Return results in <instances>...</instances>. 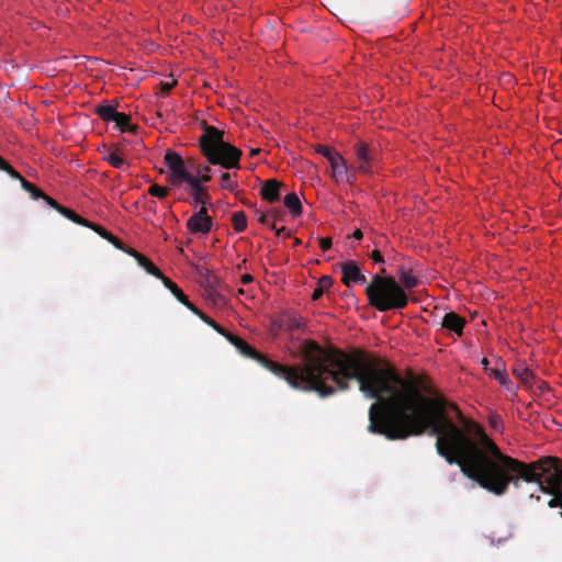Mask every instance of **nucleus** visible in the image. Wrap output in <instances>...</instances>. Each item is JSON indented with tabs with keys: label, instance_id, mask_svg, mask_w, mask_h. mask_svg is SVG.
<instances>
[{
	"label": "nucleus",
	"instance_id": "f257e3e1",
	"mask_svg": "<svg viewBox=\"0 0 562 562\" xmlns=\"http://www.w3.org/2000/svg\"><path fill=\"white\" fill-rule=\"evenodd\" d=\"M426 430L436 435V450L449 464H458L464 476L487 492L504 495L513 483H538L551 495L550 508H560L562 517V460L543 457L525 463L504 454L483 427L463 415L443 397H427L418 382L409 381L386 439L403 440Z\"/></svg>",
	"mask_w": 562,
	"mask_h": 562
},
{
	"label": "nucleus",
	"instance_id": "f03ea898",
	"mask_svg": "<svg viewBox=\"0 0 562 562\" xmlns=\"http://www.w3.org/2000/svg\"><path fill=\"white\" fill-rule=\"evenodd\" d=\"M225 338L243 356L257 361L295 390L314 391L321 397H326L335 394L336 390L347 391L350 381H357L360 392L375 400L369 408L368 430L385 438L411 381L401 376L390 364L362 350L346 352L337 348H323L316 341L308 340L302 347L304 363L290 367L272 361L232 333Z\"/></svg>",
	"mask_w": 562,
	"mask_h": 562
},
{
	"label": "nucleus",
	"instance_id": "7ed1b4c3",
	"mask_svg": "<svg viewBox=\"0 0 562 562\" xmlns=\"http://www.w3.org/2000/svg\"><path fill=\"white\" fill-rule=\"evenodd\" d=\"M224 131L203 122V134L199 138L202 155L213 166L224 169H240L241 150L224 140Z\"/></svg>",
	"mask_w": 562,
	"mask_h": 562
},
{
	"label": "nucleus",
	"instance_id": "20e7f679",
	"mask_svg": "<svg viewBox=\"0 0 562 562\" xmlns=\"http://www.w3.org/2000/svg\"><path fill=\"white\" fill-rule=\"evenodd\" d=\"M385 269L372 277L366 288L368 303L379 312L403 310L409 297L393 277H385Z\"/></svg>",
	"mask_w": 562,
	"mask_h": 562
},
{
	"label": "nucleus",
	"instance_id": "39448f33",
	"mask_svg": "<svg viewBox=\"0 0 562 562\" xmlns=\"http://www.w3.org/2000/svg\"><path fill=\"white\" fill-rule=\"evenodd\" d=\"M164 161L169 170L167 180L171 186L179 187L182 183H187L190 189L192 204L194 206L201 204L205 207L206 204H210L211 196L207 188L201 184V180H199V178L188 169L187 164L180 154L168 149L165 154Z\"/></svg>",
	"mask_w": 562,
	"mask_h": 562
},
{
	"label": "nucleus",
	"instance_id": "423d86ee",
	"mask_svg": "<svg viewBox=\"0 0 562 562\" xmlns=\"http://www.w3.org/2000/svg\"><path fill=\"white\" fill-rule=\"evenodd\" d=\"M94 112L102 121L114 122L115 127L121 132L128 131L135 133L137 130V126L131 123V116L125 113L117 112L114 105L104 102L95 105Z\"/></svg>",
	"mask_w": 562,
	"mask_h": 562
},
{
	"label": "nucleus",
	"instance_id": "0eeeda50",
	"mask_svg": "<svg viewBox=\"0 0 562 562\" xmlns=\"http://www.w3.org/2000/svg\"><path fill=\"white\" fill-rule=\"evenodd\" d=\"M355 155L357 158L358 170L363 173L370 172L376 159V151L369 147L368 144L358 142L355 145Z\"/></svg>",
	"mask_w": 562,
	"mask_h": 562
},
{
	"label": "nucleus",
	"instance_id": "6e6552de",
	"mask_svg": "<svg viewBox=\"0 0 562 562\" xmlns=\"http://www.w3.org/2000/svg\"><path fill=\"white\" fill-rule=\"evenodd\" d=\"M213 226L212 218L207 215V210L202 206L198 212L193 213L187 222V228L192 234H207Z\"/></svg>",
	"mask_w": 562,
	"mask_h": 562
},
{
	"label": "nucleus",
	"instance_id": "1a4fd4ad",
	"mask_svg": "<svg viewBox=\"0 0 562 562\" xmlns=\"http://www.w3.org/2000/svg\"><path fill=\"white\" fill-rule=\"evenodd\" d=\"M342 282L347 286L352 283H367V278L361 273L360 268L353 260H348L341 265Z\"/></svg>",
	"mask_w": 562,
	"mask_h": 562
},
{
	"label": "nucleus",
	"instance_id": "9d476101",
	"mask_svg": "<svg viewBox=\"0 0 562 562\" xmlns=\"http://www.w3.org/2000/svg\"><path fill=\"white\" fill-rule=\"evenodd\" d=\"M47 204L49 206H52L53 209H55L63 216H65L68 220H70L71 222H74L76 224H79V225H82V226H86V227H90L91 226V222H89L88 220L83 218L82 216H80L79 214L74 212L72 210L60 205L56 200L47 199Z\"/></svg>",
	"mask_w": 562,
	"mask_h": 562
},
{
	"label": "nucleus",
	"instance_id": "9b49d317",
	"mask_svg": "<svg viewBox=\"0 0 562 562\" xmlns=\"http://www.w3.org/2000/svg\"><path fill=\"white\" fill-rule=\"evenodd\" d=\"M441 326L458 336H462L465 319L454 312H449L443 316Z\"/></svg>",
	"mask_w": 562,
	"mask_h": 562
},
{
	"label": "nucleus",
	"instance_id": "f8f14e48",
	"mask_svg": "<svg viewBox=\"0 0 562 562\" xmlns=\"http://www.w3.org/2000/svg\"><path fill=\"white\" fill-rule=\"evenodd\" d=\"M125 252L132 257H134L137 261V263L146 270L147 273L161 279L164 278L162 272L143 254L138 252L137 250L133 248H128V250H125Z\"/></svg>",
	"mask_w": 562,
	"mask_h": 562
},
{
	"label": "nucleus",
	"instance_id": "ddd939ff",
	"mask_svg": "<svg viewBox=\"0 0 562 562\" xmlns=\"http://www.w3.org/2000/svg\"><path fill=\"white\" fill-rule=\"evenodd\" d=\"M281 186L282 183L276 179L267 180L260 190L261 198L270 203L278 201Z\"/></svg>",
	"mask_w": 562,
	"mask_h": 562
},
{
	"label": "nucleus",
	"instance_id": "4468645a",
	"mask_svg": "<svg viewBox=\"0 0 562 562\" xmlns=\"http://www.w3.org/2000/svg\"><path fill=\"white\" fill-rule=\"evenodd\" d=\"M164 285L170 290V292L176 296V299L187 306L190 311L193 310L194 305L189 301L188 296L182 292V290L172 282L169 278L165 277L160 279Z\"/></svg>",
	"mask_w": 562,
	"mask_h": 562
},
{
	"label": "nucleus",
	"instance_id": "2eb2a0df",
	"mask_svg": "<svg viewBox=\"0 0 562 562\" xmlns=\"http://www.w3.org/2000/svg\"><path fill=\"white\" fill-rule=\"evenodd\" d=\"M331 175L336 181L342 180L347 173V165L342 156L338 153L329 160Z\"/></svg>",
	"mask_w": 562,
	"mask_h": 562
},
{
	"label": "nucleus",
	"instance_id": "dca6fc26",
	"mask_svg": "<svg viewBox=\"0 0 562 562\" xmlns=\"http://www.w3.org/2000/svg\"><path fill=\"white\" fill-rule=\"evenodd\" d=\"M89 228L93 229L102 238H104L105 240L111 243L115 248H117L124 252H125V250H128L130 247H126L116 236L112 235L110 232H108L102 226L91 223V226Z\"/></svg>",
	"mask_w": 562,
	"mask_h": 562
},
{
	"label": "nucleus",
	"instance_id": "f3484780",
	"mask_svg": "<svg viewBox=\"0 0 562 562\" xmlns=\"http://www.w3.org/2000/svg\"><path fill=\"white\" fill-rule=\"evenodd\" d=\"M16 179L21 182L22 188L26 192H29L34 200L43 199L47 203V199H52L50 196L45 194L41 189H38L35 184L24 179L21 175L20 178Z\"/></svg>",
	"mask_w": 562,
	"mask_h": 562
},
{
	"label": "nucleus",
	"instance_id": "a211bd4d",
	"mask_svg": "<svg viewBox=\"0 0 562 562\" xmlns=\"http://www.w3.org/2000/svg\"><path fill=\"white\" fill-rule=\"evenodd\" d=\"M284 205L293 216L302 214L303 207L297 194L292 192L285 195Z\"/></svg>",
	"mask_w": 562,
	"mask_h": 562
},
{
	"label": "nucleus",
	"instance_id": "6ab92c4d",
	"mask_svg": "<svg viewBox=\"0 0 562 562\" xmlns=\"http://www.w3.org/2000/svg\"><path fill=\"white\" fill-rule=\"evenodd\" d=\"M334 283V280L330 276H323L319 278L316 288L313 291L312 300L317 301L319 300L323 294L331 288Z\"/></svg>",
	"mask_w": 562,
	"mask_h": 562
},
{
	"label": "nucleus",
	"instance_id": "aec40b11",
	"mask_svg": "<svg viewBox=\"0 0 562 562\" xmlns=\"http://www.w3.org/2000/svg\"><path fill=\"white\" fill-rule=\"evenodd\" d=\"M513 374L525 384L531 383L535 378L533 372L522 363L513 369Z\"/></svg>",
	"mask_w": 562,
	"mask_h": 562
},
{
	"label": "nucleus",
	"instance_id": "412c9836",
	"mask_svg": "<svg viewBox=\"0 0 562 562\" xmlns=\"http://www.w3.org/2000/svg\"><path fill=\"white\" fill-rule=\"evenodd\" d=\"M191 311L195 315H198L204 323H206L213 329H215L218 334H221L222 336L226 337V335L229 333V331L225 330L222 326H220L214 319H212L211 317L205 315L203 312H201L199 308H196L195 306Z\"/></svg>",
	"mask_w": 562,
	"mask_h": 562
},
{
	"label": "nucleus",
	"instance_id": "4be33fe9",
	"mask_svg": "<svg viewBox=\"0 0 562 562\" xmlns=\"http://www.w3.org/2000/svg\"><path fill=\"white\" fill-rule=\"evenodd\" d=\"M188 169L192 168L195 171V176L201 180V184L211 180V168L207 165L188 166Z\"/></svg>",
	"mask_w": 562,
	"mask_h": 562
},
{
	"label": "nucleus",
	"instance_id": "5701e85b",
	"mask_svg": "<svg viewBox=\"0 0 562 562\" xmlns=\"http://www.w3.org/2000/svg\"><path fill=\"white\" fill-rule=\"evenodd\" d=\"M232 224L237 233L244 232L247 227L246 214L243 211L233 213Z\"/></svg>",
	"mask_w": 562,
	"mask_h": 562
},
{
	"label": "nucleus",
	"instance_id": "b1692460",
	"mask_svg": "<svg viewBox=\"0 0 562 562\" xmlns=\"http://www.w3.org/2000/svg\"><path fill=\"white\" fill-rule=\"evenodd\" d=\"M419 284V280L413 274L412 270L407 274L401 276L400 285L406 290H412Z\"/></svg>",
	"mask_w": 562,
	"mask_h": 562
},
{
	"label": "nucleus",
	"instance_id": "393cba45",
	"mask_svg": "<svg viewBox=\"0 0 562 562\" xmlns=\"http://www.w3.org/2000/svg\"><path fill=\"white\" fill-rule=\"evenodd\" d=\"M491 375H493L501 385L505 386L506 389H509L510 380L506 373L505 370L496 368L491 370Z\"/></svg>",
	"mask_w": 562,
	"mask_h": 562
},
{
	"label": "nucleus",
	"instance_id": "a878e982",
	"mask_svg": "<svg viewBox=\"0 0 562 562\" xmlns=\"http://www.w3.org/2000/svg\"><path fill=\"white\" fill-rule=\"evenodd\" d=\"M221 187L229 192H234L238 184L232 179V175L229 172H223L221 175Z\"/></svg>",
	"mask_w": 562,
	"mask_h": 562
},
{
	"label": "nucleus",
	"instance_id": "bb28decb",
	"mask_svg": "<svg viewBox=\"0 0 562 562\" xmlns=\"http://www.w3.org/2000/svg\"><path fill=\"white\" fill-rule=\"evenodd\" d=\"M106 160L112 167L117 169H121L126 165L125 160L121 157L117 150L110 153L106 157Z\"/></svg>",
	"mask_w": 562,
	"mask_h": 562
},
{
	"label": "nucleus",
	"instance_id": "cd10ccee",
	"mask_svg": "<svg viewBox=\"0 0 562 562\" xmlns=\"http://www.w3.org/2000/svg\"><path fill=\"white\" fill-rule=\"evenodd\" d=\"M488 425L495 431H502L503 428H504L503 419H502L501 415H498L497 413L490 414V416H488Z\"/></svg>",
	"mask_w": 562,
	"mask_h": 562
},
{
	"label": "nucleus",
	"instance_id": "c85d7f7f",
	"mask_svg": "<svg viewBox=\"0 0 562 562\" xmlns=\"http://www.w3.org/2000/svg\"><path fill=\"white\" fill-rule=\"evenodd\" d=\"M286 324H288V328L290 330H295V329L303 330L305 327L304 319L301 317H296V316H290L288 318Z\"/></svg>",
	"mask_w": 562,
	"mask_h": 562
},
{
	"label": "nucleus",
	"instance_id": "c756f323",
	"mask_svg": "<svg viewBox=\"0 0 562 562\" xmlns=\"http://www.w3.org/2000/svg\"><path fill=\"white\" fill-rule=\"evenodd\" d=\"M148 193L158 199H165L168 195V189L159 184H151L148 189Z\"/></svg>",
	"mask_w": 562,
	"mask_h": 562
},
{
	"label": "nucleus",
	"instance_id": "7c9ffc66",
	"mask_svg": "<svg viewBox=\"0 0 562 562\" xmlns=\"http://www.w3.org/2000/svg\"><path fill=\"white\" fill-rule=\"evenodd\" d=\"M315 151L327 158L328 161L334 157V155L338 154L334 148L326 145H317Z\"/></svg>",
	"mask_w": 562,
	"mask_h": 562
},
{
	"label": "nucleus",
	"instance_id": "2f4dec72",
	"mask_svg": "<svg viewBox=\"0 0 562 562\" xmlns=\"http://www.w3.org/2000/svg\"><path fill=\"white\" fill-rule=\"evenodd\" d=\"M0 170L5 171L12 178H20V173L0 156Z\"/></svg>",
	"mask_w": 562,
	"mask_h": 562
},
{
	"label": "nucleus",
	"instance_id": "473e14b6",
	"mask_svg": "<svg viewBox=\"0 0 562 562\" xmlns=\"http://www.w3.org/2000/svg\"><path fill=\"white\" fill-rule=\"evenodd\" d=\"M176 83H177V81L175 79H172L171 81H161L160 88H161L162 94H167Z\"/></svg>",
	"mask_w": 562,
	"mask_h": 562
},
{
	"label": "nucleus",
	"instance_id": "72a5a7b5",
	"mask_svg": "<svg viewBox=\"0 0 562 562\" xmlns=\"http://www.w3.org/2000/svg\"><path fill=\"white\" fill-rule=\"evenodd\" d=\"M331 238L329 237H324L319 239V247L322 248L323 251L329 250L331 248Z\"/></svg>",
	"mask_w": 562,
	"mask_h": 562
},
{
	"label": "nucleus",
	"instance_id": "f704fd0d",
	"mask_svg": "<svg viewBox=\"0 0 562 562\" xmlns=\"http://www.w3.org/2000/svg\"><path fill=\"white\" fill-rule=\"evenodd\" d=\"M370 258L374 261V262H384V258L381 254L380 250L375 249L373 250L371 254H370Z\"/></svg>",
	"mask_w": 562,
	"mask_h": 562
},
{
	"label": "nucleus",
	"instance_id": "c9c22d12",
	"mask_svg": "<svg viewBox=\"0 0 562 562\" xmlns=\"http://www.w3.org/2000/svg\"><path fill=\"white\" fill-rule=\"evenodd\" d=\"M252 281H254V278H252V276H251V274H244V276H241V282H243L244 284H249V283H251Z\"/></svg>",
	"mask_w": 562,
	"mask_h": 562
},
{
	"label": "nucleus",
	"instance_id": "e433bc0d",
	"mask_svg": "<svg viewBox=\"0 0 562 562\" xmlns=\"http://www.w3.org/2000/svg\"><path fill=\"white\" fill-rule=\"evenodd\" d=\"M411 270L405 269L404 267H400L397 271L398 280L401 281V276L407 274Z\"/></svg>",
	"mask_w": 562,
	"mask_h": 562
},
{
	"label": "nucleus",
	"instance_id": "4c0bfd02",
	"mask_svg": "<svg viewBox=\"0 0 562 562\" xmlns=\"http://www.w3.org/2000/svg\"><path fill=\"white\" fill-rule=\"evenodd\" d=\"M363 236L362 232L360 229H356L352 234V237L356 238V239H361Z\"/></svg>",
	"mask_w": 562,
	"mask_h": 562
},
{
	"label": "nucleus",
	"instance_id": "58836bf2",
	"mask_svg": "<svg viewBox=\"0 0 562 562\" xmlns=\"http://www.w3.org/2000/svg\"><path fill=\"white\" fill-rule=\"evenodd\" d=\"M259 222L262 223V224H269L268 215L267 214H261L260 217H259Z\"/></svg>",
	"mask_w": 562,
	"mask_h": 562
},
{
	"label": "nucleus",
	"instance_id": "ea45409f",
	"mask_svg": "<svg viewBox=\"0 0 562 562\" xmlns=\"http://www.w3.org/2000/svg\"><path fill=\"white\" fill-rule=\"evenodd\" d=\"M270 228H271V229H276V231H277V235H280V234H281V232L285 231V228H284V227L280 228V229H277V228H276V225H274L273 223H272V224H270Z\"/></svg>",
	"mask_w": 562,
	"mask_h": 562
},
{
	"label": "nucleus",
	"instance_id": "a19ab883",
	"mask_svg": "<svg viewBox=\"0 0 562 562\" xmlns=\"http://www.w3.org/2000/svg\"><path fill=\"white\" fill-rule=\"evenodd\" d=\"M482 366L485 370H488V360L486 358H483Z\"/></svg>",
	"mask_w": 562,
	"mask_h": 562
},
{
	"label": "nucleus",
	"instance_id": "79ce46f5",
	"mask_svg": "<svg viewBox=\"0 0 562 562\" xmlns=\"http://www.w3.org/2000/svg\"><path fill=\"white\" fill-rule=\"evenodd\" d=\"M259 151H260V149H259V148H257V149H252L250 154H251V156H255V155H257Z\"/></svg>",
	"mask_w": 562,
	"mask_h": 562
}]
</instances>
